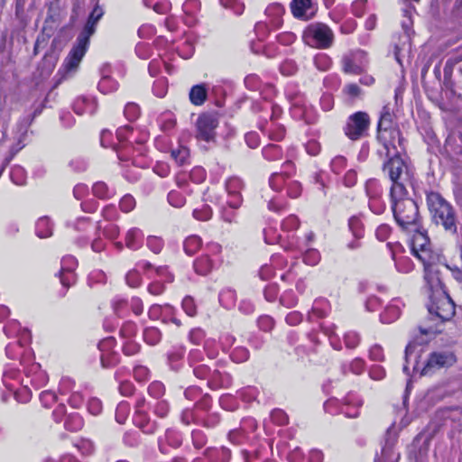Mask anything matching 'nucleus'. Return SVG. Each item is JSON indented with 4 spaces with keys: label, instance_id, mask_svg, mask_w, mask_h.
<instances>
[{
    "label": "nucleus",
    "instance_id": "f257e3e1",
    "mask_svg": "<svg viewBox=\"0 0 462 462\" xmlns=\"http://www.w3.org/2000/svg\"><path fill=\"white\" fill-rule=\"evenodd\" d=\"M424 279L425 292L428 297L426 307L429 318L434 323L425 333L437 332L438 325L450 320L455 315V304L444 290L437 270H427Z\"/></svg>",
    "mask_w": 462,
    "mask_h": 462
},
{
    "label": "nucleus",
    "instance_id": "f03ea898",
    "mask_svg": "<svg viewBox=\"0 0 462 462\" xmlns=\"http://www.w3.org/2000/svg\"><path fill=\"white\" fill-rule=\"evenodd\" d=\"M406 210L410 212L409 215H406V232L412 234L411 237V254L423 263L426 274L427 270H435L432 266L435 255L430 249L427 232L420 225L418 203L413 199L406 200Z\"/></svg>",
    "mask_w": 462,
    "mask_h": 462
},
{
    "label": "nucleus",
    "instance_id": "7ed1b4c3",
    "mask_svg": "<svg viewBox=\"0 0 462 462\" xmlns=\"http://www.w3.org/2000/svg\"><path fill=\"white\" fill-rule=\"evenodd\" d=\"M386 154L389 157L388 162L384 164L383 171L388 173V176L393 182L390 190L391 208L393 213L395 221L401 227H404V218L402 214L404 210V184L400 181L404 161L402 158L401 151L396 149L394 143H393V152H391L390 148L384 143Z\"/></svg>",
    "mask_w": 462,
    "mask_h": 462
},
{
    "label": "nucleus",
    "instance_id": "20e7f679",
    "mask_svg": "<svg viewBox=\"0 0 462 462\" xmlns=\"http://www.w3.org/2000/svg\"><path fill=\"white\" fill-rule=\"evenodd\" d=\"M428 205L433 223L436 226H442L445 231L455 235L457 229V222L452 206L436 192L428 195Z\"/></svg>",
    "mask_w": 462,
    "mask_h": 462
},
{
    "label": "nucleus",
    "instance_id": "39448f33",
    "mask_svg": "<svg viewBox=\"0 0 462 462\" xmlns=\"http://www.w3.org/2000/svg\"><path fill=\"white\" fill-rule=\"evenodd\" d=\"M96 25L97 23H93L92 21H87V23L85 24L82 32L77 38L76 44L70 50L68 57L64 61V66L67 70H74L79 67L82 58L87 51L89 39L96 31Z\"/></svg>",
    "mask_w": 462,
    "mask_h": 462
},
{
    "label": "nucleus",
    "instance_id": "423d86ee",
    "mask_svg": "<svg viewBox=\"0 0 462 462\" xmlns=\"http://www.w3.org/2000/svg\"><path fill=\"white\" fill-rule=\"evenodd\" d=\"M302 39L312 48L328 49L333 43L334 34L328 25L317 23L310 24L304 30Z\"/></svg>",
    "mask_w": 462,
    "mask_h": 462
},
{
    "label": "nucleus",
    "instance_id": "0eeeda50",
    "mask_svg": "<svg viewBox=\"0 0 462 462\" xmlns=\"http://www.w3.org/2000/svg\"><path fill=\"white\" fill-rule=\"evenodd\" d=\"M404 420V415L401 416L399 424L396 425L393 422L386 431L385 444L382 448L381 456H376L374 462H397L401 455L393 452V447L397 441L399 432L402 430V422Z\"/></svg>",
    "mask_w": 462,
    "mask_h": 462
},
{
    "label": "nucleus",
    "instance_id": "6e6552de",
    "mask_svg": "<svg viewBox=\"0 0 462 462\" xmlns=\"http://www.w3.org/2000/svg\"><path fill=\"white\" fill-rule=\"evenodd\" d=\"M218 125V117L214 113L201 114L196 123V137L205 142H211L215 139V130Z\"/></svg>",
    "mask_w": 462,
    "mask_h": 462
},
{
    "label": "nucleus",
    "instance_id": "1a4fd4ad",
    "mask_svg": "<svg viewBox=\"0 0 462 462\" xmlns=\"http://www.w3.org/2000/svg\"><path fill=\"white\" fill-rule=\"evenodd\" d=\"M369 124V116L365 112H356L348 117L345 134L351 140H358L367 131Z\"/></svg>",
    "mask_w": 462,
    "mask_h": 462
},
{
    "label": "nucleus",
    "instance_id": "9d476101",
    "mask_svg": "<svg viewBox=\"0 0 462 462\" xmlns=\"http://www.w3.org/2000/svg\"><path fill=\"white\" fill-rule=\"evenodd\" d=\"M366 64V53L357 50L346 54L342 59L343 70L349 74H361Z\"/></svg>",
    "mask_w": 462,
    "mask_h": 462
},
{
    "label": "nucleus",
    "instance_id": "9b49d317",
    "mask_svg": "<svg viewBox=\"0 0 462 462\" xmlns=\"http://www.w3.org/2000/svg\"><path fill=\"white\" fill-rule=\"evenodd\" d=\"M244 187L243 181L238 177L233 176L226 180L225 188L228 199L226 205L233 208H238L243 201L241 190Z\"/></svg>",
    "mask_w": 462,
    "mask_h": 462
},
{
    "label": "nucleus",
    "instance_id": "f8f14e48",
    "mask_svg": "<svg viewBox=\"0 0 462 462\" xmlns=\"http://www.w3.org/2000/svg\"><path fill=\"white\" fill-rule=\"evenodd\" d=\"M456 362V357L453 353L436 352L430 355L427 361V365L423 369L424 374H428L431 369H439L445 366H450Z\"/></svg>",
    "mask_w": 462,
    "mask_h": 462
},
{
    "label": "nucleus",
    "instance_id": "ddd939ff",
    "mask_svg": "<svg viewBox=\"0 0 462 462\" xmlns=\"http://www.w3.org/2000/svg\"><path fill=\"white\" fill-rule=\"evenodd\" d=\"M77 266V261L73 256H67L61 260V269L60 279L65 288L70 287L76 282L74 269Z\"/></svg>",
    "mask_w": 462,
    "mask_h": 462
},
{
    "label": "nucleus",
    "instance_id": "4468645a",
    "mask_svg": "<svg viewBox=\"0 0 462 462\" xmlns=\"http://www.w3.org/2000/svg\"><path fill=\"white\" fill-rule=\"evenodd\" d=\"M292 167V162L287 161L283 164L284 171L272 174L270 178V186L273 190L281 191L286 189L290 181L289 170Z\"/></svg>",
    "mask_w": 462,
    "mask_h": 462
},
{
    "label": "nucleus",
    "instance_id": "2eb2a0df",
    "mask_svg": "<svg viewBox=\"0 0 462 462\" xmlns=\"http://www.w3.org/2000/svg\"><path fill=\"white\" fill-rule=\"evenodd\" d=\"M393 117L394 116L391 113L390 107L388 106H384L381 113L377 126L378 140L385 139L384 134H386L388 131L391 132L393 130Z\"/></svg>",
    "mask_w": 462,
    "mask_h": 462
},
{
    "label": "nucleus",
    "instance_id": "dca6fc26",
    "mask_svg": "<svg viewBox=\"0 0 462 462\" xmlns=\"http://www.w3.org/2000/svg\"><path fill=\"white\" fill-rule=\"evenodd\" d=\"M291 8L293 15L298 18L309 19L313 15L311 9V0H292Z\"/></svg>",
    "mask_w": 462,
    "mask_h": 462
},
{
    "label": "nucleus",
    "instance_id": "f3484780",
    "mask_svg": "<svg viewBox=\"0 0 462 462\" xmlns=\"http://www.w3.org/2000/svg\"><path fill=\"white\" fill-rule=\"evenodd\" d=\"M96 108L95 101L86 97H79L73 103V110L79 116L86 113L93 114Z\"/></svg>",
    "mask_w": 462,
    "mask_h": 462
},
{
    "label": "nucleus",
    "instance_id": "a211bd4d",
    "mask_svg": "<svg viewBox=\"0 0 462 462\" xmlns=\"http://www.w3.org/2000/svg\"><path fill=\"white\" fill-rule=\"evenodd\" d=\"M207 98V88L205 84L195 85L189 91V100L195 106H201Z\"/></svg>",
    "mask_w": 462,
    "mask_h": 462
},
{
    "label": "nucleus",
    "instance_id": "6ab92c4d",
    "mask_svg": "<svg viewBox=\"0 0 462 462\" xmlns=\"http://www.w3.org/2000/svg\"><path fill=\"white\" fill-rule=\"evenodd\" d=\"M171 155L179 165H185L189 160V150L186 146L178 145L171 150Z\"/></svg>",
    "mask_w": 462,
    "mask_h": 462
},
{
    "label": "nucleus",
    "instance_id": "aec40b11",
    "mask_svg": "<svg viewBox=\"0 0 462 462\" xmlns=\"http://www.w3.org/2000/svg\"><path fill=\"white\" fill-rule=\"evenodd\" d=\"M142 233L138 228H131L125 236V245L132 250H136L141 247Z\"/></svg>",
    "mask_w": 462,
    "mask_h": 462
},
{
    "label": "nucleus",
    "instance_id": "412c9836",
    "mask_svg": "<svg viewBox=\"0 0 462 462\" xmlns=\"http://www.w3.org/2000/svg\"><path fill=\"white\" fill-rule=\"evenodd\" d=\"M35 229L36 235L40 238H46L52 235V226L50 219L46 217L38 219Z\"/></svg>",
    "mask_w": 462,
    "mask_h": 462
},
{
    "label": "nucleus",
    "instance_id": "4be33fe9",
    "mask_svg": "<svg viewBox=\"0 0 462 462\" xmlns=\"http://www.w3.org/2000/svg\"><path fill=\"white\" fill-rule=\"evenodd\" d=\"M212 268V261L208 255L201 256L194 262V269L200 275H207Z\"/></svg>",
    "mask_w": 462,
    "mask_h": 462
},
{
    "label": "nucleus",
    "instance_id": "5701e85b",
    "mask_svg": "<svg viewBox=\"0 0 462 462\" xmlns=\"http://www.w3.org/2000/svg\"><path fill=\"white\" fill-rule=\"evenodd\" d=\"M93 194L102 199H110L114 196L115 191L108 188L103 181L96 182L92 187Z\"/></svg>",
    "mask_w": 462,
    "mask_h": 462
},
{
    "label": "nucleus",
    "instance_id": "b1692460",
    "mask_svg": "<svg viewBox=\"0 0 462 462\" xmlns=\"http://www.w3.org/2000/svg\"><path fill=\"white\" fill-rule=\"evenodd\" d=\"M402 313L401 309L393 304L386 307L384 311L381 314V320L383 323H392L400 318Z\"/></svg>",
    "mask_w": 462,
    "mask_h": 462
},
{
    "label": "nucleus",
    "instance_id": "393cba45",
    "mask_svg": "<svg viewBox=\"0 0 462 462\" xmlns=\"http://www.w3.org/2000/svg\"><path fill=\"white\" fill-rule=\"evenodd\" d=\"M390 136H391V141L389 142V143H387L386 138L382 139L380 141L383 142V144L386 143L388 145V147L391 150V152H394V150L393 149V143H394L396 149L398 151H401V152L402 154L404 152V147L402 144V137L401 132L399 130H393L390 132Z\"/></svg>",
    "mask_w": 462,
    "mask_h": 462
},
{
    "label": "nucleus",
    "instance_id": "a878e982",
    "mask_svg": "<svg viewBox=\"0 0 462 462\" xmlns=\"http://www.w3.org/2000/svg\"><path fill=\"white\" fill-rule=\"evenodd\" d=\"M342 92L352 102L357 98H361L363 95L361 88L356 83H349L345 85Z\"/></svg>",
    "mask_w": 462,
    "mask_h": 462
},
{
    "label": "nucleus",
    "instance_id": "bb28decb",
    "mask_svg": "<svg viewBox=\"0 0 462 462\" xmlns=\"http://www.w3.org/2000/svg\"><path fill=\"white\" fill-rule=\"evenodd\" d=\"M64 426L68 430L78 431L83 427V420L78 413H70L66 418Z\"/></svg>",
    "mask_w": 462,
    "mask_h": 462
},
{
    "label": "nucleus",
    "instance_id": "cd10ccee",
    "mask_svg": "<svg viewBox=\"0 0 462 462\" xmlns=\"http://www.w3.org/2000/svg\"><path fill=\"white\" fill-rule=\"evenodd\" d=\"M201 246V239L197 236H191L186 238L183 244L184 251L189 255L195 254Z\"/></svg>",
    "mask_w": 462,
    "mask_h": 462
},
{
    "label": "nucleus",
    "instance_id": "c85d7f7f",
    "mask_svg": "<svg viewBox=\"0 0 462 462\" xmlns=\"http://www.w3.org/2000/svg\"><path fill=\"white\" fill-rule=\"evenodd\" d=\"M162 334L157 328H147L143 331V338L145 342L151 346L158 344L161 340Z\"/></svg>",
    "mask_w": 462,
    "mask_h": 462
},
{
    "label": "nucleus",
    "instance_id": "c756f323",
    "mask_svg": "<svg viewBox=\"0 0 462 462\" xmlns=\"http://www.w3.org/2000/svg\"><path fill=\"white\" fill-rule=\"evenodd\" d=\"M264 158L268 161H276L282 158V151L277 144H268L263 150Z\"/></svg>",
    "mask_w": 462,
    "mask_h": 462
},
{
    "label": "nucleus",
    "instance_id": "7c9ffc66",
    "mask_svg": "<svg viewBox=\"0 0 462 462\" xmlns=\"http://www.w3.org/2000/svg\"><path fill=\"white\" fill-rule=\"evenodd\" d=\"M98 88L103 93H109L117 89V83L109 77H103L98 83Z\"/></svg>",
    "mask_w": 462,
    "mask_h": 462
},
{
    "label": "nucleus",
    "instance_id": "2f4dec72",
    "mask_svg": "<svg viewBox=\"0 0 462 462\" xmlns=\"http://www.w3.org/2000/svg\"><path fill=\"white\" fill-rule=\"evenodd\" d=\"M320 260V254L318 250L316 249H308L304 255H303V261L306 264L314 266L316 265Z\"/></svg>",
    "mask_w": 462,
    "mask_h": 462
},
{
    "label": "nucleus",
    "instance_id": "473e14b6",
    "mask_svg": "<svg viewBox=\"0 0 462 462\" xmlns=\"http://www.w3.org/2000/svg\"><path fill=\"white\" fill-rule=\"evenodd\" d=\"M193 217L201 221H206L211 218L212 209L209 206L204 205L201 208H196L193 211Z\"/></svg>",
    "mask_w": 462,
    "mask_h": 462
},
{
    "label": "nucleus",
    "instance_id": "72a5a7b5",
    "mask_svg": "<svg viewBox=\"0 0 462 462\" xmlns=\"http://www.w3.org/2000/svg\"><path fill=\"white\" fill-rule=\"evenodd\" d=\"M168 201L171 206L180 208L185 204V198L179 191L172 190L168 194Z\"/></svg>",
    "mask_w": 462,
    "mask_h": 462
},
{
    "label": "nucleus",
    "instance_id": "f704fd0d",
    "mask_svg": "<svg viewBox=\"0 0 462 462\" xmlns=\"http://www.w3.org/2000/svg\"><path fill=\"white\" fill-rule=\"evenodd\" d=\"M236 208H231L229 205L227 207H223L221 210V217L226 223H234L236 222L237 214L236 212Z\"/></svg>",
    "mask_w": 462,
    "mask_h": 462
},
{
    "label": "nucleus",
    "instance_id": "c9c22d12",
    "mask_svg": "<svg viewBox=\"0 0 462 462\" xmlns=\"http://www.w3.org/2000/svg\"><path fill=\"white\" fill-rule=\"evenodd\" d=\"M124 114L128 120H135L140 114L139 106L135 103H128L125 107Z\"/></svg>",
    "mask_w": 462,
    "mask_h": 462
},
{
    "label": "nucleus",
    "instance_id": "e433bc0d",
    "mask_svg": "<svg viewBox=\"0 0 462 462\" xmlns=\"http://www.w3.org/2000/svg\"><path fill=\"white\" fill-rule=\"evenodd\" d=\"M286 192L291 198H298L301 193V186L297 180H290L286 187Z\"/></svg>",
    "mask_w": 462,
    "mask_h": 462
},
{
    "label": "nucleus",
    "instance_id": "4c0bfd02",
    "mask_svg": "<svg viewBox=\"0 0 462 462\" xmlns=\"http://www.w3.org/2000/svg\"><path fill=\"white\" fill-rule=\"evenodd\" d=\"M299 226H300V221H299L298 217L294 215L289 216L282 223V229L287 230V231L295 230L299 227Z\"/></svg>",
    "mask_w": 462,
    "mask_h": 462
},
{
    "label": "nucleus",
    "instance_id": "58836bf2",
    "mask_svg": "<svg viewBox=\"0 0 462 462\" xmlns=\"http://www.w3.org/2000/svg\"><path fill=\"white\" fill-rule=\"evenodd\" d=\"M344 340L348 348H355L359 344L360 338L356 332L349 331L345 334Z\"/></svg>",
    "mask_w": 462,
    "mask_h": 462
},
{
    "label": "nucleus",
    "instance_id": "ea45409f",
    "mask_svg": "<svg viewBox=\"0 0 462 462\" xmlns=\"http://www.w3.org/2000/svg\"><path fill=\"white\" fill-rule=\"evenodd\" d=\"M314 63L319 70L325 71L329 69L331 61L327 55L321 54L315 57Z\"/></svg>",
    "mask_w": 462,
    "mask_h": 462
},
{
    "label": "nucleus",
    "instance_id": "a19ab883",
    "mask_svg": "<svg viewBox=\"0 0 462 462\" xmlns=\"http://www.w3.org/2000/svg\"><path fill=\"white\" fill-rule=\"evenodd\" d=\"M147 246L154 253L159 254L163 246V243L161 238L157 236H149L147 238Z\"/></svg>",
    "mask_w": 462,
    "mask_h": 462
},
{
    "label": "nucleus",
    "instance_id": "79ce46f5",
    "mask_svg": "<svg viewBox=\"0 0 462 462\" xmlns=\"http://www.w3.org/2000/svg\"><path fill=\"white\" fill-rule=\"evenodd\" d=\"M135 206V200L131 195H125L122 198L119 203V207L122 211L129 212Z\"/></svg>",
    "mask_w": 462,
    "mask_h": 462
},
{
    "label": "nucleus",
    "instance_id": "37998d69",
    "mask_svg": "<svg viewBox=\"0 0 462 462\" xmlns=\"http://www.w3.org/2000/svg\"><path fill=\"white\" fill-rule=\"evenodd\" d=\"M182 308L185 310V312L190 317L195 316L197 313L196 305L194 300L191 297H185L183 299Z\"/></svg>",
    "mask_w": 462,
    "mask_h": 462
},
{
    "label": "nucleus",
    "instance_id": "c03bdc74",
    "mask_svg": "<svg viewBox=\"0 0 462 462\" xmlns=\"http://www.w3.org/2000/svg\"><path fill=\"white\" fill-rule=\"evenodd\" d=\"M125 280L127 284L132 288H136L141 284V276L137 271H130L126 274Z\"/></svg>",
    "mask_w": 462,
    "mask_h": 462
},
{
    "label": "nucleus",
    "instance_id": "a18cd8bd",
    "mask_svg": "<svg viewBox=\"0 0 462 462\" xmlns=\"http://www.w3.org/2000/svg\"><path fill=\"white\" fill-rule=\"evenodd\" d=\"M346 166V160L343 156H337L331 162V169L335 173H340Z\"/></svg>",
    "mask_w": 462,
    "mask_h": 462
},
{
    "label": "nucleus",
    "instance_id": "49530a36",
    "mask_svg": "<svg viewBox=\"0 0 462 462\" xmlns=\"http://www.w3.org/2000/svg\"><path fill=\"white\" fill-rule=\"evenodd\" d=\"M392 253V258L395 262L396 267L398 268V256L402 254L403 247L401 243L396 242L394 244L388 243L387 245Z\"/></svg>",
    "mask_w": 462,
    "mask_h": 462
},
{
    "label": "nucleus",
    "instance_id": "de8ad7c7",
    "mask_svg": "<svg viewBox=\"0 0 462 462\" xmlns=\"http://www.w3.org/2000/svg\"><path fill=\"white\" fill-rule=\"evenodd\" d=\"M88 409L93 415H97L102 411V402L97 398H92L88 402Z\"/></svg>",
    "mask_w": 462,
    "mask_h": 462
},
{
    "label": "nucleus",
    "instance_id": "09e8293b",
    "mask_svg": "<svg viewBox=\"0 0 462 462\" xmlns=\"http://www.w3.org/2000/svg\"><path fill=\"white\" fill-rule=\"evenodd\" d=\"M365 5H366V0L354 1L352 4L353 14L357 17H361L365 13Z\"/></svg>",
    "mask_w": 462,
    "mask_h": 462
},
{
    "label": "nucleus",
    "instance_id": "8fccbe9b",
    "mask_svg": "<svg viewBox=\"0 0 462 462\" xmlns=\"http://www.w3.org/2000/svg\"><path fill=\"white\" fill-rule=\"evenodd\" d=\"M369 356L374 361L383 360V351L381 346L374 345L369 350Z\"/></svg>",
    "mask_w": 462,
    "mask_h": 462
},
{
    "label": "nucleus",
    "instance_id": "3c124183",
    "mask_svg": "<svg viewBox=\"0 0 462 462\" xmlns=\"http://www.w3.org/2000/svg\"><path fill=\"white\" fill-rule=\"evenodd\" d=\"M42 402L48 406L49 404L55 402L57 401V395L55 393L51 391H44L40 395Z\"/></svg>",
    "mask_w": 462,
    "mask_h": 462
},
{
    "label": "nucleus",
    "instance_id": "603ef678",
    "mask_svg": "<svg viewBox=\"0 0 462 462\" xmlns=\"http://www.w3.org/2000/svg\"><path fill=\"white\" fill-rule=\"evenodd\" d=\"M11 178L13 181L17 185H23V170L21 167H15L11 172Z\"/></svg>",
    "mask_w": 462,
    "mask_h": 462
},
{
    "label": "nucleus",
    "instance_id": "864d4df0",
    "mask_svg": "<svg viewBox=\"0 0 462 462\" xmlns=\"http://www.w3.org/2000/svg\"><path fill=\"white\" fill-rule=\"evenodd\" d=\"M369 375L374 380H381L385 376V371L381 365H374L369 371Z\"/></svg>",
    "mask_w": 462,
    "mask_h": 462
},
{
    "label": "nucleus",
    "instance_id": "5fc2aeb1",
    "mask_svg": "<svg viewBox=\"0 0 462 462\" xmlns=\"http://www.w3.org/2000/svg\"><path fill=\"white\" fill-rule=\"evenodd\" d=\"M169 411V405L166 402H158L154 407V412L161 418H164Z\"/></svg>",
    "mask_w": 462,
    "mask_h": 462
},
{
    "label": "nucleus",
    "instance_id": "6e6d98bb",
    "mask_svg": "<svg viewBox=\"0 0 462 462\" xmlns=\"http://www.w3.org/2000/svg\"><path fill=\"white\" fill-rule=\"evenodd\" d=\"M210 372V369L204 365H199L194 368V374L200 379H207Z\"/></svg>",
    "mask_w": 462,
    "mask_h": 462
},
{
    "label": "nucleus",
    "instance_id": "4d7b16f0",
    "mask_svg": "<svg viewBox=\"0 0 462 462\" xmlns=\"http://www.w3.org/2000/svg\"><path fill=\"white\" fill-rule=\"evenodd\" d=\"M130 306H131L133 312L135 315H140L143 313V301L140 298H138V297L132 298Z\"/></svg>",
    "mask_w": 462,
    "mask_h": 462
},
{
    "label": "nucleus",
    "instance_id": "13d9d810",
    "mask_svg": "<svg viewBox=\"0 0 462 462\" xmlns=\"http://www.w3.org/2000/svg\"><path fill=\"white\" fill-rule=\"evenodd\" d=\"M104 234L109 239L116 238L119 234V228L113 224H109L104 228Z\"/></svg>",
    "mask_w": 462,
    "mask_h": 462
},
{
    "label": "nucleus",
    "instance_id": "bf43d9fd",
    "mask_svg": "<svg viewBox=\"0 0 462 462\" xmlns=\"http://www.w3.org/2000/svg\"><path fill=\"white\" fill-rule=\"evenodd\" d=\"M390 234V227L387 225H382L377 227L375 236L380 241L385 240Z\"/></svg>",
    "mask_w": 462,
    "mask_h": 462
},
{
    "label": "nucleus",
    "instance_id": "052dcab7",
    "mask_svg": "<svg viewBox=\"0 0 462 462\" xmlns=\"http://www.w3.org/2000/svg\"><path fill=\"white\" fill-rule=\"evenodd\" d=\"M103 14H104L103 9L99 5H97L94 7V9L92 10V12L90 13L88 20L92 21L95 23H97L98 21L103 16Z\"/></svg>",
    "mask_w": 462,
    "mask_h": 462
},
{
    "label": "nucleus",
    "instance_id": "680f3d73",
    "mask_svg": "<svg viewBox=\"0 0 462 462\" xmlns=\"http://www.w3.org/2000/svg\"><path fill=\"white\" fill-rule=\"evenodd\" d=\"M360 226V221L356 217H352L349 220V228L353 232V235L356 237L362 236V232L358 229Z\"/></svg>",
    "mask_w": 462,
    "mask_h": 462
},
{
    "label": "nucleus",
    "instance_id": "e2e57ef3",
    "mask_svg": "<svg viewBox=\"0 0 462 462\" xmlns=\"http://www.w3.org/2000/svg\"><path fill=\"white\" fill-rule=\"evenodd\" d=\"M272 419L278 424H285L288 420L286 414L279 410L272 412Z\"/></svg>",
    "mask_w": 462,
    "mask_h": 462
},
{
    "label": "nucleus",
    "instance_id": "0e129e2a",
    "mask_svg": "<svg viewBox=\"0 0 462 462\" xmlns=\"http://www.w3.org/2000/svg\"><path fill=\"white\" fill-rule=\"evenodd\" d=\"M119 391L121 394L129 396L134 393V386L129 382H122L119 385Z\"/></svg>",
    "mask_w": 462,
    "mask_h": 462
},
{
    "label": "nucleus",
    "instance_id": "69168bd1",
    "mask_svg": "<svg viewBox=\"0 0 462 462\" xmlns=\"http://www.w3.org/2000/svg\"><path fill=\"white\" fill-rule=\"evenodd\" d=\"M164 291V286L161 282H152L148 287V291L152 295H160Z\"/></svg>",
    "mask_w": 462,
    "mask_h": 462
},
{
    "label": "nucleus",
    "instance_id": "338daca9",
    "mask_svg": "<svg viewBox=\"0 0 462 462\" xmlns=\"http://www.w3.org/2000/svg\"><path fill=\"white\" fill-rule=\"evenodd\" d=\"M296 71V67L293 62L286 61L281 66V72L283 75H291Z\"/></svg>",
    "mask_w": 462,
    "mask_h": 462
},
{
    "label": "nucleus",
    "instance_id": "774afa93",
    "mask_svg": "<svg viewBox=\"0 0 462 462\" xmlns=\"http://www.w3.org/2000/svg\"><path fill=\"white\" fill-rule=\"evenodd\" d=\"M301 320V315L298 312H291L286 317V321L291 326L299 324Z\"/></svg>",
    "mask_w": 462,
    "mask_h": 462
}]
</instances>
